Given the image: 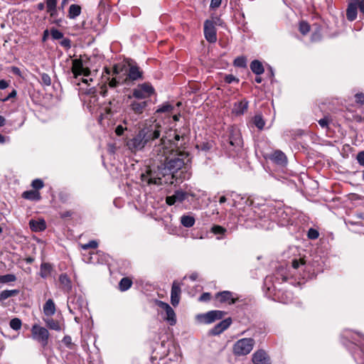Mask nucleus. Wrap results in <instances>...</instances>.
I'll list each match as a JSON object with an SVG mask.
<instances>
[{
	"label": "nucleus",
	"mask_w": 364,
	"mask_h": 364,
	"mask_svg": "<svg viewBox=\"0 0 364 364\" xmlns=\"http://www.w3.org/2000/svg\"><path fill=\"white\" fill-rule=\"evenodd\" d=\"M142 78V72L137 65H130L127 77L124 82L127 83L128 80L135 81Z\"/></svg>",
	"instance_id": "obj_21"
},
{
	"label": "nucleus",
	"mask_w": 364,
	"mask_h": 364,
	"mask_svg": "<svg viewBox=\"0 0 364 364\" xmlns=\"http://www.w3.org/2000/svg\"><path fill=\"white\" fill-rule=\"evenodd\" d=\"M252 361L254 364H271L269 357L262 349L257 350L252 354Z\"/></svg>",
	"instance_id": "obj_15"
},
{
	"label": "nucleus",
	"mask_w": 364,
	"mask_h": 364,
	"mask_svg": "<svg viewBox=\"0 0 364 364\" xmlns=\"http://www.w3.org/2000/svg\"><path fill=\"white\" fill-rule=\"evenodd\" d=\"M30 228L35 232L43 231L46 228V222L44 220H31L29 222Z\"/></svg>",
	"instance_id": "obj_27"
},
{
	"label": "nucleus",
	"mask_w": 364,
	"mask_h": 364,
	"mask_svg": "<svg viewBox=\"0 0 364 364\" xmlns=\"http://www.w3.org/2000/svg\"><path fill=\"white\" fill-rule=\"evenodd\" d=\"M356 159L359 165L364 167V151L358 152Z\"/></svg>",
	"instance_id": "obj_54"
},
{
	"label": "nucleus",
	"mask_w": 364,
	"mask_h": 364,
	"mask_svg": "<svg viewBox=\"0 0 364 364\" xmlns=\"http://www.w3.org/2000/svg\"><path fill=\"white\" fill-rule=\"evenodd\" d=\"M232 323L231 318L223 319L218 324H216L210 331V333L213 336H217L225 331Z\"/></svg>",
	"instance_id": "obj_20"
},
{
	"label": "nucleus",
	"mask_w": 364,
	"mask_h": 364,
	"mask_svg": "<svg viewBox=\"0 0 364 364\" xmlns=\"http://www.w3.org/2000/svg\"><path fill=\"white\" fill-rule=\"evenodd\" d=\"M132 284V282L127 277L122 278L119 283V288L122 291L128 290Z\"/></svg>",
	"instance_id": "obj_36"
},
{
	"label": "nucleus",
	"mask_w": 364,
	"mask_h": 364,
	"mask_svg": "<svg viewBox=\"0 0 364 364\" xmlns=\"http://www.w3.org/2000/svg\"><path fill=\"white\" fill-rule=\"evenodd\" d=\"M57 0H46L47 11H53L56 9Z\"/></svg>",
	"instance_id": "obj_50"
},
{
	"label": "nucleus",
	"mask_w": 364,
	"mask_h": 364,
	"mask_svg": "<svg viewBox=\"0 0 364 364\" xmlns=\"http://www.w3.org/2000/svg\"><path fill=\"white\" fill-rule=\"evenodd\" d=\"M41 80L42 82L46 86H49L51 84L50 77L47 73H43L41 75Z\"/></svg>",
	"instance_id": "obj_51"
},
{
	"label": "nucleus",
	"mask_w": 364,
	"mask_h": 364,
	"mask_svg": "<svg viewBox=\"0 0 364 364\" xmlns=\"http://www.w3.org/2000/svg\"><path fill=\"white\" fill-rule=\"evenodd\" d=\"M31 337L43 347H45L48 343L49 332L46 328L34 324L31 328Z\"/></svg>",
	"instance_id": "obj_7"
},
{
	"label": "nucleus",
	"mask_w": 364,
	"mask_h": 364,
	"mask_svg": "<svg viewBox=\"0 0 364 364\" xmlns=\"http://www.w3.org/2000/svg\"><path fill=\"white\" fill-rule=\"evenodd\" d=\"M21 321L18 318H12L9 323L10 327L15 331L19 330L21 327Z\"/></svg>",
	"instance_id": "obj_43"
},
{
	"label": "nucleus",
	"mask_w": 364,
	"mask_h": 364,
	"mask_svg": "<svg viewBox=\"0 0 364 364\" xmlns=\"http://www.w3.org/2000/svg\"><path fill=\"white\" fill-rule=\"evenodd\" d=\"M204 36L209 43H215L217 41L216 29L215 22L207 19L204 22Z\"/></svg>",
	"instance_id": "obj_11"
},
{
	"label": "nucleus",
	"mask_w": 364,
	"mask_h": 364,
	"mask_svg": "<svg viewBox=\"0 0 364 364\" xmlns=\"http://www.w3.org/2000/svg\"><path fill=\"white\" fill-rule=\"evenodd\" d=\"M72 73L77 78L79 75L89 76L90 70L88 68H84L82 61L80 59H75L72 62Z\"/></svg>",
	"instance_id": "obj_12"
},
{
	"label": "nucleus",
	"mask_w": 364,
	"mask_h": 364,
	"mask_svg": "<svg viewBox=\"0 0 364 364\" xmlns=\"http://www.w3.org/2000/svg\"><path fill=\"white\" fill-rule=\"evenodd\" d=\"M173 109V107L170 105L168 102H166L156 109V112L157 113H168L171 112Z\"/></svg>",
	"instance_id": "obj_41"
},
{
	"label": "nucleus",
	"mask_w": 364,
	"mask_h": 364,
	"mask_svg": "<svg viewBox=\"0 0 364 364\" xmlns=\"http://www.w3.org/2000/svg\"><path fill=\"white\" fill-rule=\"evenodd\" d=\"M222 0H211L210 8L211 9H218L221 4Z\"/></svg>",
	"instance_id": "obj_57"
},
{
	"label": "nucleus",
	"mask_w": 364,
	"mask_h": 364,
	"mask_svg": "<svg viewBox=\"0 0 364 364\" xmlns=\"http://www.w3.org/2000/svg\"><path fill=\"white\" fill-rule=\"evenodd\" d=\"M239 220L240 222L247 223V227L259 226L262 228H269L272 224L265 218L263 219L259 213L250 207L245 208L242 213L240 214Z\"/></svg>",
	"instance_id": "obj_3"
},
{
	"label": "nucleus",
	"mask_w": 364,
	"mask_h": 364,
	"mask_svg": "<svg viewBox=\"0 0 364 364\" xmlns=\"http://www.w3.org/2000/svg\"><path fill=\"white\" fill-rule=\"evenodd\" d=\"M212 232H213L215 235H219L220 236H218L217 237L218 240H221L223 238V236L226 232V229L220 225H213L211 228Z\"/></svg>",
	"instance_id": "obj_38"
},
{
	"label": "nucleus",
	"mask_w": 364,
	"mask_h": 364,
	"mask_svg": "<svg viewBox=\"0 0 364 364\" xmlns=\"http://www.w3.org/2000/svg\"><path fill=\"white\" fill-rule=\"evenodd\" d=\"M291 267L294 270H297L299 274H301V272H310L311 269L309 264L306 262L304 258L294 259L291 261Z\"/></svg>",
	"instance_id": "obj_18"
},
{
	"label": "nucleus",
	"mask_w": 364,
	"mask_h": 364,
	"mask_svg": "<svg viewBox=\"0 0 364 364\" xmlns=\"http://www.w3.org/2000/svg\"><path fill=\"white\" fill-rule=\"evenodd\" d=\"M225 312L220 310L210 311L205 314H201L197 315V319L203 323L210 324L215 322L217 320H220L223 318Z\"/></svg>",
	"instance_id": "obj_8"
},
{
	"label": "nucleus",
	"mask_w": 364,
	"mask_h": 364,
	"mask_svg": "<svg viewBox=\"0 0 364 364\" xmlns=\"http://www.w3.org/2000/svg\"><path fill=\"white\" fill-rule=\"evenodd\" d=\"M355 97L356 102L360 103L361 105L364 104V94H363V93H357L355 95Z\"/></svg>",
	"instance_id": "obj_59"
},
{
	"label": "nucleus",
	"mask_w": 364,
	"mask_h": 364,
	"mask_svg": "<svg viewBox=\"0 0 364 364\" xmlns=\"http://www.w3.org/2000/svg\"><path fill=\"white\" fill-rule=\"evenodd\" d=\"M318 124L322 128H326L328 126V119L326 118L318 120Z\"/></svg>",
	"instance_id": "obj_63"
},
{
	"label": "nucleus",
	"mask_w": 364,
	"mask_h": 364,
	"mask_svg": "<svg viewBox=\"0 0 364 364\" xmlns=\"http://www.w3.org/2000/svg\"><path fill=\"white\" fill-rule=\"evenodd\" d=\"M97 246H98V243H97V241L91 240V241H90L89 242H87L86 244L81 245V248L82 250H88L90 248L95 249V248L97 247Z\"/></svg>",
	"instance_id": "obj_47"
},
{
	"label": "nucleus",
	"mask_w": 364,
	"mask_h": 364,
	"mask_svg": "<svg viewBox=\"0 0 364 364\" xmlns=\"http://www.w3.org/2000/svg\"><path fill=\"white\" fill-rule=\"evenodd\" d=\"M164 139H166V144L168 147H170V149H178V147L181 146V144H178V141L181 140V139L183 140V136L176 133V132H174L173 141H172L171 139H168L166 136H162L159 141V144H161V141Z\"/></svg>",
	"instance_id": "obj_25"
},
{
	"label": "nucleus",
	"mask_w": 364,
	"mask_h": 364,
	"mask_svg": "<svg viewBox=\"0 0 364 364\" xmlns=\"http://www.w3.org/2000/svg\"><path fill=\"white\" fill-rule=\"evenodd\" d=\"M31 186L35 191H38L44 186V183L41 179L37 178L32 181Z\"/></svg>",
	"instance_id": "obj_45"
},
{
	"label": "nucleus",
	"mask_w": 364,
	"mask_h": 364,
	"mask_svg": "<svg viewBox=\"0 0 364 364\" xmlns=\"http://www.w3.org/2000/svg\"><path fill=\"white\" fill-rule=\"evenodd\" d=\"M234 64L237 67L245 68L247 65L246 59L244 57H238L235 60Z\"/></svg>",
	"instance_id": "obj_46"
},
{
	"label": "nucleus",
	"mask_w": 364,
	"mask_h": 364,
	"mask_svg": "<svg viewBox=\"0 0 364 364\" xmlns=\"http://www.w3.org/2000/svg\"><path fill=\"white\" fill-rule=\"evenodd\" d=\"M255 345V339L252 338H244L237 341L232 346V353L236 356H244L248 355Z\"/></svg>",
	"instance_id": "obj_4"
},
{
	"label": "nucleus",
	"mask_w": 364,
	"mask_h": 364,
	"mask_svg": "<svg viewBox=\"0 0 364 364\" xmlns=\"http://www.w3.org/2000/svg\"><path fill=\"white\" fill-rule=\"evenodd\" d=\"M22 197L32 201H38L41 199L40 193L34 190L24 191L22 193Z\"/></svg>",
	"instance_id": "obj_30"
},
{
	"label": "nucleus",
	"mask_w": 364,
	"mask_h": 364,
	"mask_svg": "<svg viewBox=\"0 0 364 364\" xmlns=\"http://www.w3.org/2000/svg\"><path fill=\"white\" fill-rule=\"evenodd\" d=\"M299 29L302 35H306L310 31V26L306 21H301L299 23Z\"/></svg>",
	"instance_id": "obj_44"
},
{
	"label": "nucleus",
	"mask_w": 364,
	"mask_h": 364,
	"mask_svg": "<svg viewBox=\"0 0 364 364\" xmlns=\"http://www.w3.org/2000/svg\"><path fill=\"white\" fill-rule=\"evenodd\" d=\"M140 100H134L131 102L129 107L133 112L136 115L141 114L146 107L148 106L147 100L139 101Z\"/></svg>",
	"instance_id": "obj_19"
},
{
	"label": "nucleus",
	"mask_w": 364,
	"mask_h": 364,
	"mask_svg": "<svg viewBox=\"0 0 364 364\" xmlns=\"http://www.w3.org/2000/svg\"><path fill=\"white\" fill-rule=\"evenodd\" d=\"M353 356L358 364H364V352L361 348L358 347L356 352L353 353Z\"/></svg>",
	"instance_id": "obj_37"
},
{
	"label": "nucleus",
	"mask_w": 364,
	"mask_h": 364,
	"mask_svg": "<svg viewBox=\"0 0 364 364\" xmlns=\"http://www.w3.org/2000/svg\"><path fill=\"white\" fill-rule=\"evenodd\" d=\"M53 271V266L50 263L43 262L41 264L40 276L42 278L48 277Z\"/></svg>",
	"instance_id": "obj_31"
},
{
	"label": "nucleus",
	"mask_w": 364,
	"mask_h": 364,
	"mask_svg": "<svg viewBox=\"0 0 364 364\" xmlns=\"http://www.w3.org/2000/svg\"><path fill=\"white\" fill-rule=\"evenodd\" d=\"M16 280V277L14 274H7L0 276V284H7L14 282Z\"/></svg>",
	"instance_id": "obj_40"
},
{
	"label": "nucleus",
	"mask_w": 364,
	"mask_h": 364,
	"mask_svg": "<svg viewBox=\"0 0 364 364\" xmlns=\"http://www.w3.org/2000/svg\"><path fill=\"white\" fill-rule=\"evenodd\" d=\"M158 306L165 311L166 316L165 319L168 322L171 326H173L176 323V316L173 309L170 305L162 301H157Z\"/></svg>",
	"instance_id": "obj_13"
},
{
	"label": "nucleus",
	"mask_w": 364,
	"mask_h": 364,
	"mask_svg": "<svg viewBox=\"0 0 364 364\" xmlns=\"http://www.w3.org/2000/svg\"><path fill=\"white\" fill-rule=\"evenodd\" d=\"M155 92L154 87L149 82H144L138 85L132 90V97L136 100H146L150 97ZM131 99L132 96H129Z\"/></svg>",
	"instance_id": "obj_5"
},
{
	"label": "nucleus",
	"mask_w": 364,
	"mask_h": 364,
	"mask_svg": "<svg viewBox=\"0 0 364 364\" xmlns=\"http://www.w3.org/2000/svg\"><path fill=\"white\" fill-rule=\"evenodd\" d=\"M215 298L220 303H227L228 304H233L238 300L237 298L234 297L233 293L230 291L218 292L215 294Z\"/></svg>",
	"instance_id": "obj_17"
},
{
	"label": "nucleus",
	"mask_w": 364,
	"mask_h": 364,
	"mask_svg": "<svg viewBox=\"0 0 364 364\" xmlns=\"http://www.w3.org/2000/svg\"><path fill=\"white\" fill-rule=\"evenodd\" d=\"M60 44L61 46L67 49H69L71 47V41L68 38H63L62 41L60 42Z\"/></svg>",
	"instance_id": "obj_53"
},
{
	"label": "nucleus",
	"mask_w": 364,
	"mask_h": 364,
	"mask_svg": "<svg viewBox=\"0 0 364 364\" xmlns=\"http://www.w3.org/2000/svg\"><path fill=\"white\" fill-rule=\"evenodd\" d=\"M242 144V139L240 133L238 131L232 130L227 141V145H225V148L230 151H234L240 148Z\"/></svg>",
	"instance_id": "obj_10"
},
{
	"label": "nucleus",
	"mask_w": 364,
	"mask_h": 364,
	"mask_svg": "<svg viewBox=\"0 0 364 364\" xmlns=\"http://www.w3.org/2000/svg\"><path fill=\"white\" fill-rule=\"evenodd\" d=\"M104 109L105 113H101L102 117H108V116L112 115L113 114V111L110 107H105Z\"/></svg>",
	"instance_id": "obj_60"
},
{
	"label": "nucleus",
	"mask_w": 364,
	"mask_h": 364,
	"mask_svg": "<svg viewBox=\"0 0 364 364\" xmlns=\"http://www.w3.org/2000/svg\"><path fill=\"white\" fill-rule=\"evenodd\" d=\"M188 196V193L181 190H177L172 196L166 198V202L168 205H173L176 203H182Z\"/></svg>",
	"instance_id": "obj_14"
},
{
	"label": "nucleus",
	"mask_w": 364,
	"mask_h": 364,
	"mask_svg": "<svg viewBox=\"0 0 364 364\" xmlns=\"http://www.w3.org/2000/svg\"><path fill=\"white\" fill-rule=\"evenodd\" d=\"M19 293L18 289L4 290L0 293V300L5 301L9 297L15 296Z\"/></svg>",
	"instance_id": "obj_35"
},
{
	"label": "nucleus",
	"mask_w": 364,
	"mask_h": 364,
	"mask_svg": "<svg viewBox=\"0 0 364 364\" xmlns=\"http://www.w3.org/2000/svg\"><path fill=\"white\" fill-rule=\"evenodd\" d=\"M77 301H78V299L77 300L76 302H75V301L73 300V301H69L68 304V307L70 312L73 314H75V310L77 309L75 305L77 304Z\"/></svg>",
	"instance_id": "obj_55"
},
{
	"label": "nucleus",
	"mask_w": 364,
	"mask_h": 364,
	"mask_svg": "<svg viewBox=\"0 0 364 364\" xmlns=\"http://www.w3.org/2000/svg\"><path fill=\"white\" fill-rule=\"evenodd\" d=\"M358 7L359 8L360 12L364 14V0H359V3L358 4Z\"/></svg>",
	"instance_id": "obj_64"
},
{
	"label": "nucleus",
	"mask_w": 364,
	"mask_h": 364,
	"mask_svg": "<svg viewBox=\"0 0 364 364\" xmlns=\"http://www.w3.org/2000/svg\"><path fill=\"white\" fill-rule=\"evenodd\" d=\"M161 127L156 124L144 127L132 138L126 141V146L132 153L142 151L144 147L161 136Z\"/></svg>",
	"instance_id": "obj_2"
},
{
	"label": "nucleus",
	"mask_w": 364,
	"mask_h": 364,
	"mask_svg": "<svg viewBox=\"0 0 364 364\" xmlns=\"http://www.w3.org/2000/svg\"><path fill=\"white\" fill-rule=\"evenodd\" d=\"M181 284L177 281H174L172 284L171 302L173 306H176L179 304L181 293Z\"/></svg>",
	"instance_id": "obj_16"
},
{
	"label": "nucleus",
	"mask_w": 364,
	"mask_h": 364,
	"mask_svg": "<svg viewBox=\"0 0 364 364\" xmlns=\"http://www.w3.org/2000/svg\"><path fill=\"white\" fill-rule=\"evenodd\" d=\"M50 34L52 38L55 40H59L63 38V33L55 28H52L50 30Z\"/></svg>",
	"instance_id": "obj_48"
},
{
	"label": "nucleus",
	"mask_w": 364,
	"mask_h": 364,
	"mask_svg": "<svg viewBox=\"0 0 364 364\" xmlns=\"http://www.w3.org/2000/svg\"><path fill=\"white\" fill-rule=\"evenodd\" d=\"M10 70L13 74H14L17 76L21 77V75H22L21 71L20 68H18V67L12 66L10 68Z\"/></svg>",
	"instance_id": "obj_61"
},
{
	"label": "nucleus",
	"mask_w": 364,
	"mask_h": 364,
	"mask_svg": "<svg viewBox=\"0 0 364 364\" xmlns=\"http://www.w3.org/2000/svg\"><path fill=\"white\" fill-rule=\"evenodd\" d=\"M152 159L158 162L157 171L150 170L147 176H142L143 181L148 184L162 185L167 183L165 177H172L175 172L180 170L190 161L189 154L178 149H170L164 139L161 144H156L151 152Z\"/></svg>",
	"instance_id": "obj_1"
},
{
	"label": "nucleus",
	"mask_w": 364,
	"mask_h": 364,
	"mask_svg": "<svg viewBox=\"0 0 364 364\" xmlns=\"http://www.w3.org/2000/svg\"><path fill=\"white\" fill-rule=\"evenodd\" d=\"M269 159L275 164L280 166H285L287 163L286 155L280 150L274 151Z\"/></svg>",
	"instance_id": "obj_24"
},
{
	"label": "nucleus",
	"mask_w": 364,
	"mask_h": 364,
	"mask_svg": "<svg viewBox=\"0 0 364 364\" xmlns=\"http://www.w3.org/2000/svg\"><path fill=\"white\" fill-rule=\"evenodd\" d=\"M287 279V276L284 269L280 268L277 270L274 275L267 276L264 279V285L269 291L276 289V283H282Z\"/></svg>",
	"instance_id": "obj_6"
},
{
	"label": "nucleus",
	"mask_w": 364,
	"mask_h": 364,
	"mask_svg": "<svg viewBox=\"0 0 364 364\" xmlns=\"http://www.w3.org/2000/svg\"><path fill=\"white\" fill-rule=\"evenodd\" d=\"M63 343L69 348H72V338L70 336H64Z\"/></svg>",
	"instance_id": "obj_56"
},
{
	"label": "nucleus",
	"mask_w": 364,
	"mask_h": 364,
	"mask_svg": "<svg viewBox=\"0 0 364 364\" xmlns=\"http://www.w3.org/2000/svg\"><path fill=\"white\" fill-rule=\"evenodd\" d=\"M211 295L208 292L203 293L200 295L198 300L200 301H208L210 299Z\"/></svg>",
	"instance_id": "obj_58"
},
{
	"label": "nucleus",
	"mask_w": 364,
	"mask_h": 364,
	"mask_svg": "<svg viewBox=\"0 0 364 364\" xmlns=\"http://www.w3.org/2000/svg\"><path fill=\"white\" fill-rule=\"evenodd\" d=\"M109 80V86L112 88L117 87L120 83V79H117V77H112V79L108 78Z\"/></svg>",
	"instance_id": "obj_52"
},
{
	"label": "nucleus",
	"mask_w": 364,
	"mask_h": 364,
	"mask_svg": "<svg viewBox=\"0 0 364 364\" xmlns=\"http://www.w3.org/2000/svg\"><path fill=\"white\" fill-rule=\"evenodd\" d=\"M81 14V7L77 4H71L68 9V17L70 19H75Z\"/></svg>",
	"instance_id": "obj_34"
},
{
	"label": "nucleus",
	"mask_w": 364,
	"mask_h": 364,
	"mask_svg": "<svg viewBox=\"0 0 364 364\" xmlns=\"http://www.w3.org/2000/svg\"><path fill=\"white\" fill-rule=\"evenodd\" d=\"M45 321H46L47 326L49 328H50L52 330L57 331H61V327H60L59 323L58 321L53 320V318H48Z\"/></svg>",
	"instance_id": "obj_39"
},
{
	"label": "nucleus",
	"mask_w": 364,
	"mask_h": 364,
	"mask_svg": "<svg viewBox=\"0 0 364 364\" xmlns=\"http://www.w3.org/2000/svg\"><path fill=\"white\" fill-rule=\"evenodd\" d=\"M181 224L185 228H191L195 225L196 219L191 214L183 215L180 219Z\"/></svg>",
	"instance_id": "obj_29"
},
{
	"label": "nucleus",
	"mask_w": 364,
	"mask_h": 364,
	"mask_svg": "<svg viewBox=\"0 0 364 364\" xmlns=\"http://www.w3.org/2000/svg\"><path fill=\"white\" fill-rule=\"evenodd\" d=\"M249 102L247 100L244 99L241 101L235 102L232 109V114L236 116L242 115L248 108Z\"/></svg>",
	"instance_id": "obj_22"
},
{
	"label": "nucleus",
	"mask_w": 364,
	"mask_h": 364,
	"mask_svg": "<svg viewBox=\"0 0 364 364\" xmlns=\"http://www.w3.org/2000/svg\"><path fill=\"white\" fill-rule=\"evenodd\" d=\"M307 235L309 239L315 240L318 238L319 234L316 230L310 228L308 231Z\"/></svg>",
	"instance_id": "obj_49"
},
{
	"label": "nucleus",
	"mask_w": 364,
	"mask_h": 364,
	"mask_svg": "<svg viewBox=\"0 0 364 364\" xmlns=\"http://www.w3.org/2000/svg\"><path fill=\"white\" fill-rule=\"evenodd\" d=\"M83 260L90 264H103L108 262V255L98 250L95 252H90L87 255H83Z\"/></svg>",
	"instance_id": "obj_9"
},
{
	"label": "nucleus",
	"mask_w": 364,
	"mask_h": 364,
	"mask_svg": "<svg viewBox=\"0 0 364 364\" xmlns=\"http://www.w3.org/2000/svg\"><path fill=\"white\" fill-rule=\"evenodd\" d=\"M250 69L257 75L262 74L264 71L262 63L257 60H254L251 62Z\"/></svg>",
	"instance_id": "obj_33"
},
{
	"label": "nucleus",
	"mask_w": 364,
	"mask_h": 364,
	"mask_svg": "<svg viewBox=\"0 0 364 364\" xmlns=\"http://www.w3.org/2000/svg\"><path fill=\"white\" fill-rule=\"evenodd\" d=\"M55 305L54 301L49 299L46 301L43 306V313L47 316H51L55 313Z\"/></svg>",
	"instance_id": "obj_28"
},
{
	"label": "nucleus",
	"mask_w": 364,
	"mask_h": 364,
	"mask_svg": "<svg viewBox=\"0 0 364 364\" xmlns=\"http://www.w3.org/2000/svg\"><path fill=\"white\" fill-rule=\"evenodd\" d=\"M277 215L282 225H285L291 220V210L289 208L279 210Z\"/></svg>",
	"instance_id": "obj_26"
},
{
	"label": "nucleus",
	"mask_w": 364,
	"mask_h": 364,
	"mask_svg": "<svg viewBox=\"0 0 364 364\" xmlns=\"http://www.w3.org/2000/svg\"><path fill=\"white\" fill-rule=\"evenodd\" d=\"M253 122L259 129H262L265 125V122L260 114H257L255 116Z\"/></svg>",
	"instance_id": "obj_42"
},
{
	"label": "nucleus",
	"mask_w": 364,
	"mask_h": 364,
	"mask_svg": "<svg viewBox=\"0 0 364 364\" xmlns=\"http://www.w3.org/2000/svg\"><path fill=\"white\" fill-rule=\"evenodd\" d=\"M124 131V128L122 125H119L116 127L115 133L118 136H121L123 134Z\"/></svg>",
	"instance_id": "obj_62"
},
{
	"label": "nucleus",
	"mask_w": 364,
	"mask_h": 364,
	"mask_svg": "<svg viewBox=\"0 0 364 364\" xmlns=\"http://www.w3.org/2000/svg\"><path fill=\"white\" fill-rule=\"evenodd\" d=\"M358 3L359 0H352V1L348 4L346 10V17L348 20L353 21L356 18Z\"/></svg>",
	"instance_id": "obj_23"
},
{
	"label": "nucleus",
	"mask_w": 364,
	"mask_h": 364,
	"mask_svg": "<svg viewBox=\"0 0 364 364\" xmlns=\"http://www.w3.org/2000/svg\"><path fill=\"white\" fill-rule=\"evenodd\" d=\"M59 282L60 283V285L62 286V288L64 291H69L71 288V282L70 278L66 274H62L59 277Z\"/></svg>",
	"instance_id": "obj_32"
}]
</instances>
